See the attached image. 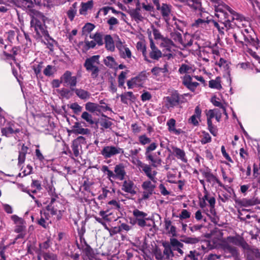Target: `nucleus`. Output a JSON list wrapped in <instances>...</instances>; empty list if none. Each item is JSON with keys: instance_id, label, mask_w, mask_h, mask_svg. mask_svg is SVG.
<instances>
[{"instance_id": "nucleus-1", "label": "nucleus", "mask_w": 260, "mask_h": 260, "mask_svg": "<svg viewBox=\"0 0 260 260\" xmlns=\"http://www.w3.org/2000/svg\"><path fill=\"white\" fill-rule=\"evenodd\" d=\"M185 95H186V94H180L176 91L173 92L170 95L164 98L165 107L168 110H171L175 107L185 102L186 100L184 98Z\"/></svg>"}, {"instance_id": "nucleus-2", "label": "nucleus", "mask_w": 260, "mask_h": 260, "mask_svg": "<svg viewBox=\"0 0 260 260\" xmlns=\"http://www.w3.org/2000/svg\"><path fill=\"white\" fill-rule=\"evenodd\" d=\"M157 147V144L155 142H153L146 147L145 152L146 160L150 162L151 166L154 168L157 167L158 165H160L161 163V159L155 153L152 152Z\"/></svg>"}, {"instance_id": "nucleus-3", "label": "nucleus", "mask_w": 260, "mask_h": 260, "mask_svg": "<svg viewBox=\"0 0 260 260\" xmlns=\"http://www.w3.org/2000/svg\"><path fill=\"white\" fill-rule=\"evenodd\" d=\"M30 25L31 27H34L35 30L39 37L44 36L46 40H47V38H49L52 42H54L53 39L50 37L49 32L46 29V26L44 23L36 18H33L30 21Z\"/></svg>"}, {"instance_id": "nucleus-4", "label": "nucleus", "mask_w": 260, "mask_h": 260, "mask_svg": "<svg viewBox=\"0 0 260 260\" xmlns=\"http://www.w3.org/2000/svg\"><path fill=\"white\" fill-rule=\"evenodd\" d=\"M20 132L21 128L20 126L14 121H8L5 126L1 129L2 135L7 138L16 135Z\"/></svg>"}, {"instance_id": "nucleus-5", "label": "nucleus", "mask_w": 260, "mask_h": 260, "mask_svg": "<svg viewBox=\"0 0 260 260\" xmlns=\"http://www.w3.org/2000/svg\"><path fill=\"white\" fill-rule=\"evenodd\" d=\"M61 82L64 86H69L71 90H73L77 84V78L76 76H72V73L70 71H66L60 77Z\"/></svg>"}, {"instance_id": "nucleus-6", "label": "nucleus", "mask_w": 260, "mask_h": 260, "mask_svg": "<svg viewBox=\"0 0 260 260\" xmlns=\"http://www.w3.org/2000/svg\"><path fill=\"white\" fill-rule=\"evenodd\" d=\"M124 150L118 146H107L104 147L101 151V154L106 158L119 154H123Z\"/></svg>"}, {"instance_id": "nucleus-7", "label": "nucleus", "mask_w": 260, "mask_h": 260, "mask_svg": "<svg viewBox=\"0 0 260 260\" xmlns=\"http://www.w3.org/2000/svg\"><path fill=\"white\" fill-rule=\"evenodd\" d=\"M151 181V180H147L143 182L142 188L144 189V191L142 194V200H147L150 196L154 193L156 186Z\"/></svg>"}, {"instance_id": "nucleus-8", "label": "nucleus", "mask_w": 260, "mask_h": 260, "mask_svg": "<svg viewBox=\"0 0 260 260\" xmlns=\"http://www.w3.org/2000/svg\"><path fill=\"white\" fill-rule=\"evenodd\" d=\"M86 144V141L85 137L79 136L72 141L71 148L73 151L74 155L77 157L80 154V150L82 149V145Z\"/></svg>"}, {"instance_id": "nucleus-9", "label": "nucleus", "mask_w": 260, "mask_h": 260, "mask_svg": "<svg viewBox=\"0 0 260 260\" xmlns=\"http://www.w3.org/2000/svg\"><path fill=\"white\" fill-rule=\"evenodd\" d=\"M100 55H95L87 58L83 64L86 70L100 68L99 66H103L100 63Z\"/></svg>"}, {"instance_id": "nucleus-10", "label": "nucleus", "mask_w": 260, "mask_h": 260, "mask_svg": "<svg viewBox=\"0 0 260 260\" xmlns=\"http://www.w3.org/2000/svg\"><path fill=\"white\" fill-rule=\"evenodd\" d=\"M114 173L112 171L111 178L123 180L126 175L125 167L123 164L116 165L114 167Z\"/></svg>"}, {"instance_id": "nucleus-11", "label": "nucleus", "mask_w": 260, "mask_h": 260, "mask_svg": "<svg viewBox=\"0 0 260 260\" xmlns=\"http://www.w3.org/2000/svg\"><path fill=\"white\" fill-rule=\"evenodd\" d=\"M133 215L136 218L137 224L141 228L146 226V221L149 220V217L147 218V214L138 209H135L133 212Z\"/></svg>"}, {"instance_id": "nucleus-12", "label": "nucleus", "mask_w": 260, "mask_h": 260, "mask_svg": "<svg viewBox=\"0 0 260 260\" xmlns=\"http://www.w3.org/2000/svg\"><path fill=\"white\" fill-rule=\"evenodd\" d=\"M231 243L228 240V237L221 241L220 245L225 252H229L233 257H237L238 252L236 247L230 245Z\"/></svg>"}, {"instance_id": "nucleus-13", "label": "nucleus", "mask_w": 260, "mask_h": 260, "mask_svg": "<svg viewBox=\"0 0 260 260\" xmlns=\"http://www.w3.org/2000/svg\"><path fill=\"white\" fill-rule=\"evenodd\" d=\"M182 84L192 92H194L199 83L197 82H192L191 77L189 75H185L182 78Z\"/></svg>"}, {"instance_id": "nucleus-14", "label": "nucleus", "mask_w": 260, "mask_h": 260, "mask_svg": "<svg viewBox=\"0 0 260 260\" xmlns=\"http://www.w3.org/2000/svg\"><path fill=\"white\" fill-rule=\"evenodd\" d=\"M202 174L203 176L206 178V181L208 182L211 183L212 182H215L219 186L223 187L224 189H226L225 185H224L220 181L211 173L210 169L203 171Z\"/></svg>"}, {"instance_id": "nucleus-15", "label": "nucleus", "mask_w": 260, "mask_h": 260, "mask_svg": "<svg viewBox=\"0 0 260 260\" xmlns=\"http://www.w3.org/2000/svg\"><path fill=\"white\" fill-rule=\"evenodd\" d=\"M135 188V184L132 180H124L122 183L121 190L132 196H134L137 193Z\"/></svg>"}, {"instance_id": "nucleus-16", "label": "nucleus", "mask_w": 260, "mask_h": 260, "mask_svg": "<svg viewBox=\"0 0 260 260\" xmlns=\"http://www.w3.org/2000/svg\"><path fill=\"white\" fill-rule=\"evenodd\" d=\"M14 4L17 7L29 11H32V9L34 6L32 0H15Z\"/></svg>"}, {"instance_id": "nucleus-17", "label": "nucleus", "mask_w": 260, "mask_h": 260, "mask_svg": "<svg viewBox=\"0 0 260 260\" xmlns=\"http://www.w3.org/2000/svg\"><path fill=\"white\" fill-rule=\"evenodd\" d=\"M71 132L75 135H87L90 134V131L88 128H83L79 122H76L74 123Z\"/></svg>"}, {"instance_id": "nucleus-18", "label": "nucleus", "mask_w": 260, "mask_h": 260, "mask_svg": "<svg viewBox=\"0 0 260 260\" xmlns=\"http://www.w3.org/2000/svg\"><path fill=\"white\" fill-rule=\"evenodd\" d=\"M181 2H186V5L195 11L202 12L203 8L200 0H179Z\"/></svg>"}, {"instance_id": "nucleus-19", "label": "nucleus", "mask_w": 260, "mask_h": 260, "mask_svg": "<svg viewBox=\"0 0 260 260\" xmlns=\"http://www.w3.org/2000/svg\"><path fill=\"white\" fill-rule=\"evenodd\" d=\"M150 46L151 48L149 52L150 57L154 60H158L161 57V52L155 46L152 40H150Z\"/></svg>"}, {"instance_id": "nucleus-20", "label": "nucleus", "mask_w": 260, "mask_h": 260, "mask_svg": "<svg viewBox=\"0 0 260 260\" xmlns=\"http://www.w3.org/2000/svg\"><path fill=\"white\" fill-rule=\"evenodd\" d=\"M160 11L161 14L166 22H168L169 16L171 12V6L163 3L158 10Z\"/></svg>"}, {"instance_id": "nucleus-21", "label": "nucleus", "mask_w": 260, "mask_h": 260, "mask_svg": "<svg viewBox=\"0 0 260 260\" xmlns=\"http://www.w3.org/2000/svg\"><path fill=\"white\" fill-rule=\"evenodd\" d=\"M172 149L175 156L179 159H180L182 162L184 163L187 162V158L186 156L185 151L175 146L172 147Z\"/></svg>"}, {"instance_id": "nucleus-22", "label": "nucleus", "mask_w": 260, "mask_h": 260, "mask_svg": "<svg viewBox=\"0 0 260 260\" xmlns=\"http://www.w3.org/2000/svg\"><path fill=\"white\" fill-rule=\"evenodd\" d=\"M167 125L168 126V131L171 133H173L177 135L183 133L181 129H176L175 128L176 120L174 118L170 119L167 122Z\"/></svg>"}, {"instance_id": "nucleus-23", "label": "nucleus", "mask_w": 260, "mask_h": 260, "mask_svg": "<svg viewBox=\"0 0 260 260\" xmlns=\"http://www.w3.org/2000/svg\"><path fill=\"white\" fill-rule=\"evenodd\" d=\"M164 247L163 251V255H164L165 260H170V258L174 256V252L170 245L168 243H165L162 244Z\"/></svg>"}, {"instance_id": "nucleus-24", "label": "nucleus", "mask_w": 260, "mask_h": 260, "mask_svg": "<svg viewBox=\"0 0 260 260\" xmlns=\"http://www.w3.org/2000/svg\"><path fill=\"white\" fill-rule=\"evenodd\" d=\"M128 13L131 16V18L135 20L137 23L143 21L144 18L140 13V11L138 9H129L127 11Z\"/></svg>"}, {"instance_id": "nucleus-25", "label": "nucleus", "mask_w": 260, "mask_h": 260, "mask_svg": "<svg viewBox=\"0 0 260 260\" xmlns=\"http://www.w3.org/2000/svg\"><path fill=\"white\" fill-rule=\"evenodd\" d=\"M147 77V73L145 71L142 72L137 76L133 78L134 81V84L137 86H142Z\"/></svg>"}, {"instance_id": "nucleus-26", "label": "nucleus", "mask_w": 260, "mask_h": 260, "mask_svg": "<svg viewBox=\"0 0 260 260\" xmlns=\"http://www.w3.org/2000/svg\"><path fill=\"white\" fill-rule=\"evenodd\" d=\"M228 240L231 243L236 246L244 247L246 244L243 238L240 236H229Z\"/></svg>"}, {"instance_id": "nucleus-27", "label": "nucleus", "mask_w": 260, "mask_h": 260, "mask_svg": "<svg viewBox=\"0 0 260 260\" xmlns=\"http://www.w3.org/2000/svg\"><path fill=\"white\" fill-rule=\"evenodd\" d=\"M72 91H74L80 99L84 101L89 99L91 96L88 91L81 88H74Z\"/></svg>"}, {"instance_id": "nucleus-28", "label": "nucleus", "mask_w": 260, "mask_h": 260, "mask_svg": "<svg viewBox=\"0 0 260 260\" xmlns=\"http://www.w3.org/2000/svg\"><path fill=\"white\" fill-rule=\"evenodd\" d=\"M82 250L85 253L86 256L88 257L89 260H92L96 256V253L94 249L91 247L89 244H86L85 246L82 249Z\"/></svg>"}, {"instance_id": "nucleus-29", "label": "nucleus", "mask_w": 260, "mask_h": 260, "mask_svg": "<svg viewBox=\"0 0 260 260\" xmlns=\"http://www.w3.org/2000/svg\"><path fill=\"white\" fill-rule=\"evenodd\" d=\"M105 43L106 48L109 51H114L115 45L112 37L109 35H106L105 37Z\"/></svg>"}, {"instance_id": "nucleus-30", "label": "nucleus", "mask_w": 260, "mask_h": 260, "mask_svg": "<svg viewBox=\"0 0 260 260\" xmlns=\"http://www.w3.org/2000/svg\"><path fill=\"white\" fill-rule=\"evenodd\" d=\"M70 21H72L77 14V3H74L67 12Z\"/></svg>"}, {"instance_id": "nucleus-31", "label": "nucleus", "mask_w": 260, "mask_h": 260, "mask_svg": "<svg viewBox=\"0 0 260 260\" xmlns=\"http://www.w3.org/2000/svg\"><path fill=\"white\" fill-rule=\"evenodd\" d=\"M100 106L98 104L91 102H87L85 104V109L90 112L93 113L95 111H100Z\"/></svg>"}, {"instance_id": "nucleus-32", "label": "nucleus", "mask_w": 260, "mask_h": 260, "mask_svg": "<svg viewBox=\"0 0 260 260\" xmlns=\"http://www.w3.org/2000/svg\"><path fill=\"white\" fill-rule=\"evenodd\" d=\"M93 7L92 0L88 1L85 3H82L81 8L79 10L80 14L81 15L86 14V12L89 9H91Z\"/></svg>"}, {"instance_id": "nucleus-33", "label": "nucleus", "mask_w": 260, "mask_h": 260, "mask_svg": "<svg viewBox=\"0 0 260 260\" xmlns=\"http://www.w3.org/2000/svg\"><path fill=\"white\" fill-rule=\"evenodd\" d=\"M137 49L138 50L142 52L143 56L144 57V59L150 62V61L148 60L147 56V51H146V47L145 45H144L141 42H138L137 43L136 45Z\"/></svg>"}, {"instance_id": "nucleus-34", "label": "nucleus", "mask_w": 260, "mask_h": 260, "mask_svg": "<svg viewBox=\"0 0 260 260\" xmlns=\"http://www.w3.org/2000/svg\"><path fill=\"white\" fill-rule=\"evenodd\" d=\"M220 82V78L218 77L215 80L209 81V86L211 88L220 89L222 88Z\"/></svg>"}, {"instance_id": "nucleus-35", "label": "nucleus", "mask_w": 260, "mask_h": 260, "mask_svg": "<svg viewBox=\"0 0 260 260\" xmlns=\"http://www.w3.org/2000/svg\"><path fill=\"white\" fill-rule=\"evenodd\" d=\"M142 170L151 181L154 183L156 182V178H154L153 176L151 175L152 169L151 166L146 164L142 169Z\"/></svg>"}, {"instance_id": "nucleus-36", "label": "nucleus", "mask_w": 260, "mask_h": 260, "mask_svg": "<svg viewBox=\"0 0 260 260\" xmlns=\"http://www.w3.org/2000/svg\"><path fill=\"white\" fill-rule=\"evenodd\" d=\"M27 149V147L24 145L22 146L21 150L19 152L18 156V164L20 165L24 162Z\"/></svg>"}, {"instance_id": "nucleus-37", "label": "nucleus", "mask_w": 260, "mask_h": 260, "mask_svg": "<svg viewBox=\"0 0 260 260\" xmlns=\"http://www.w3.org/2000/svg\"><path fill=\"white\" fill-rule=\"evenodd\" d=\"M244 40L255 47L257 49H258V46H259L258 45L259 41L256 38L255 39L252 38L251 36L246 37L244 36Z\"/></svg>"}, {"instance_id": "nucleus-38", "label": "nucleus", "mask_w": 260, "mask_h": 260, "mask_svg": "<svg viewBox=\"0 0 260 260\" xmlns=\"http://www.w3.org/2000/svg\"><path fill=\"white\" fill-rule=\"evenodd\" d=\"M119 54L121 58H131L132 57V53L129 49L126 46L121 50L119 51Z\"/></svg>"}, {"instance_id": "nucleus-39", "label": "nucleus", "mask_w": 260, "mask_h": 260, "mask_svg": "<svg viewBox=\"0 0 260 260\" xmlns=\"http://www.w3.org/2000/svg\"><path fill=\"white\" fill-rule=\"evenodd\" d=\"M56 72L54 66L48 65L43 71V74L47 77L52 76Z\"/></svg>"}, {"instance_id": "nucleus-40", "label": "nucleus", "mask_w": 260, "mask_h": 260, "mask_svg": "<svg viewBox=\"0 0 260 260\" xmlns=\"http://www.w3.org/2000/svg\"><path fill=\"white\" fill-rule=\"evenodd\" d=\"M170 35L172 39L174 41L180 44H183L182 35L180 32L177 31L172 32Z\"/></svg>"}, {"instance_id": "nucleus-41", "label": "nucleus", "mask_w": 260, "mask_h": 260, "mask_svg": "<svg viewBox=\"0 0 260 260\" xmlns=\"http://www.w3.org/2000/svg\"><path fill=\"white\" fill-rule=\"evenodd\" d=\"M161 45L166 48L167 50H170L173 46H174L173 42L170 39L162 38Z\"/></svg>"}, {"instance_id": "nucleus-42", "label": "nucleus", "mask_w": 260, "mask_h": 260, "mask_svg": "<svg viewBox=\"0 0 260 260\" xmlns=\"http://www.w3.org/2000/svg\"><path fill=\"white\" fill-rule=\"evenodd\" d=\"M199 253L196 250L190 251L183 260H198Z\"/></svg>"}, {"instance_id": "nucleus-43", "label": "nucleus", "mask_w": 260, "mask_h": 260, "mask_svg": "<svg viewBox=\"0 0 260 260\" xmlns=\"http://www.w3.org/2000/svg\"><path fill=\"white\" fill-rule=\"evenodd\" d=\"M128 71H122L121 73L118 76V86L119 87H123L125 82V79L126 78V75Z\"/></svg>"}, {"instance_id": "nucleus-44", "label": "nucleus", "mask_w": 260, "mask_h": 260, "mask_svg": "<svg viewBox=\"0 0 260 260\" xmlns=\"http://www.w3.org/2000/svg\"><path fill=\"white\" fill-rule=\"evenodd\" d=\"M19 50V49L17 47H14L12 48L11 52L12 53H7L6 51L3 52V54L4 55L7 56L8 58H10L13 60L15 59V56L18 54V51Z\"/></svg>"}, {"instance_id": "nucleus-45", "label": "nucleus", "mask_w": 260, "mask_h": 260, "mask_svg": "<svg viewBox=\"0 0 260 260\" xmlns=\"http://www.w3.org/2000/svg\"><path fill=\"white\" fill-rule=\"evenodd\" d=\"M139 143L142 145L151 144V140L148 138L146 135H140L138 137Z\"/></svg>"}, {"instance_id": "nucleus-46", "label": "nucleus", "mask_w": 260, "mask_h": 260, "mask_svg": "<svg viewBox=\"0 0 260 260\" xmlns=\"http://www.w3.org/2000/svg\"><path fill=\"white\" fill-rule=\"evenodd\" d=\"M134 96L133 93L131 91H128L125 92L124 94H122L120 95L121 101L124 104H127V100L131 99Z\"/></svg>"}, {"instance_id": "nucleus-47", "label": "nucleus", "mask_w": 260, "mask_h": 260, "mask_svg": "<svg viewBox=\"0 0 260 260\" xmlns=\"http://www.w3.org/2000/svg\"><path fill=\"white\" fill-rule=\"evenodd\" d=\"M104 64L109 67L113 68V66L116 64L114 58L110 56H107L104 60Z\"/></svg>"}, {"instance_id": "nucleus-48", "label": "nucleus", "mask_w": 260, "mask_h": 260, "mask_svg": "<svg viewBox=\"0 0 260 260\" xmlns=\"http://www.w3.org/2000/svg\"><path fill=\"white\" fill-rule=\"evenodd\" d=\"M81 118L90 124H93L94 123L92 115L87 112H83L81 115Z\"/></svg>"}, {"instance_id": "nucleus-49", "label": "nucleus", "mask_w": 260, "mask_h": 260, "mask_svg": "<svg viewBox=\"0 0 260 260\" xmlns=\"http://www.w3.org/2000/svg\"><path fill=\"white\" fill-rule=\"evenodd\" d=\"M169 244L171 245V247H173V249L177 248H183V244L175 238H171L170 239V243Z\"/></svg>"}, {"instance_id": "nucleus-50", "label": "nucleus", "mask_w": 260, "mask_h": 260, "mask_svg": "<svg viewBox=\"0 0 260 260\" xmlns=\"http://www.w3.org/2000/svg\"><path fill=\"white\" fill-rule=\"evenodd\" d=\"M86 71L90 73L91 78L93 79H96L98 78L100 72V68H95L93 69H88Z\"/></svg>"}, {"instance_id": "nucleus-51", "label": "nucleus", "mask_w": 260, "mask_h": 260, "mask_svg": "<svg viewBox=\"0 0 260 260\" xmlns=\"http://www.w3.org/2000/svg\"><path fill=\"white\" fill-rule=\"evenodd\" d=\"M95 27L94 24L87 23L82 28V31L84 34L90 33Z\"/></svg>"}, {"instance_id": "nucleus-52", "label": "nucleus", "mask_w": 260, "mask_h": 260, "mask_svg": "<svg viewBox=\"0 0 260 260\" xmlns=\"http://www.w3.org/2000/svg\"><path fill=\"white\" fill-rule=\"evenodd\" d=\"M208 125V129L210 132L211 134H212L214 136H216L217 135V128L216 126H214L213 123L212 121H210L209 122H207Z\"/></svg>"}, {"instance_id": "nucleus-53", "label": "nucleus", "mask_w": 260, "mask_h": 260, "mask_svg": "<svg viewBox=\"0 0 260 260\" xmlns=\"http://www.w3.org/2000/svg\"><path fill=\"white\" fill-rule=\"evenodd\" d=\"M90 38L93 39L95 42L99 46L103 44V39L100 34L96 32L93 36L90 35Z\"/></svg>"}, {"instance_id": "nucleus-54", "label": "nucleus", "mask_w": 260, "mask_h": 260, "mask_svg": "<svg viewBox=\"0 0 260 260\" xmlns=\"http://www.w3.org/2000/svg\"><path fill=\"white\" fill-rule=\"evenodd\" d=\"M153 252L155 257L157 260H165L163 252L161 251L160 249L156 248L154 250Z\"/></svg>"}, {"instance_id": "nucleus-55", "label": "nucleus", "mask_w": 260, "mask_h": 260, "mask_svg": "<svg viewBox=\"0 0 260 260\" xmlns=\"http://www.w3.org/2000/svg\"><path fill=\"white\" fill-rule=\"evenodd\" d=\"M114 229H115V233H120L122 230L125 231H128L130 230L131 228L130 226L126 224V223H122L120 226L118 227H115Z\"/></svg>"}, {"instance_id": "nucleus-56", "label": "nucleus", "mask_w": 260, "mask_h": 260, "mask_svg": "<svg viewBox=\"0 0 260 260\" xmlns=\"http://www.w3.org/2000/svg\"><path fill=\"white\" fill-rule=\"evenodd\" d=\"M190 215H191L190 212H188L186 209H183L181 211V213L179 214V215L178 217H179L180 219L183 220V219H186L190 218Z\"/></svg>"}, {"instance_id": "nucleus-57", "label": "nucleus", "mask_w": 260, "mask_h": 260, "mask_svg": "<svg viewBox=\"0 0 260 260\" xmlns=\"http://www.w3.org/2000/svg\"><path fill=\"white\" fill-rule=\"evenodd\" d=\"M70 108L72 109L74 112L76 114L80 112L82 110V107L77 103L72 104L70 105Z\"/></svg>"}, {"instance_id": "nucleus-58", "label": "nucleus", "mask_w": 260, "mask_h": 260, "mask_svg": "<svg viewBox=\"0 0 260 260\" xmlns=\"http://www.w3.org/2000/svg\"><path fill=\"white\" fill-rule=\"evenodd\" d=\"M112 124L113 123L107 119H102L100 122L101 126L105 128H110Z\"/></svg>"}, {"instance_id": "nucleus-59", "label": "nucleus", "mask_w": 260, "mask_h": 260, "mask_svg": "<svg viewBox=\"0 0 260 260\" xmlns=\"http://www.w3.org/2000/svg\"><path fill=\"white\" fill-rule=\"evenodd\" d=\"M203 137L201 139V142L202 144H206L211 141V137L210 135L206 132H203Z\"/></svg>"}, {"instance_id": "nucleus-60", "label": "nucleus", "mask_w": 260, "mask_h": 260, "mask_svg": "<svg viewBox=\"0 0 260 260\" xmlns=\"http://www.w3.org/2000/svg\"><path fill=\"white\" fill-rule=\"evenodd\" d=\"M210 20H204L202 19H198L196 20L194 23L193 24V26H201L202 27L203 25H205L206 24L209 23Z\"/></svg>"}, {"instance_id": "nucleus-61", "label": "nucleus", "mask_w": 260, "mask_h": 260, "mask_svg": "<svg viewBox=\"0 0 260 260\" xmlns=\"http://www.w3.org/2000/svg\"><path fill=\"white\" fill-rule=\"evenodd\" d=\"M173 20L175 21L174 23L175 27L179 30L182 31V28L184 25L183 22L175 18H174Z\"/></svg>"}, {"instance_id": "nucleus-62", "label": "nucleus", "mask_w": 260, "mask_h": 260, "mask_svg": "<svg viewBox=\"0 0 260 260\" xmlns=\"http://www.w3.org/2000/svg\"><path fill=\"white\" fill-rule=\"evenodd\" d=\"M43 256L44 260H57L56 255L52 253H45Z\"/></svg>"}, {"instance_id": "nucleus-63", "label": "nucleus", "mask_w": 260, "mask_h": 260, "mask_svg": "<svg viewBox=\"0 0 260 260\" xmlns=\"http://www.w3.org/2000/svg\"><path fill=\"white\" fill-rule=\"evenodd\" d=\"M42 68H43V62H40L37 66H33L32 69L37 76H38V75H39L41 73Z\"/></svg>"}, {"instance_id": "nucleus-64", "label": "nucleus", "mask_w": 260, "mask_h": 260, "mask_svg": "<svg viewBox=\"0 0 260 260\" xmlns=\"http://www.w3.org/2000/svg\"><path fill=\"white\" fill-rule=\"evenodd\" d=\"M190 67L186 64H182L179 69V72L181 74L187 73L190 69Z\"/></svg>"}]
</instances>
